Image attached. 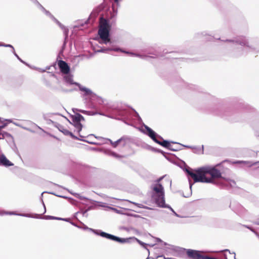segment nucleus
<instances>
[{"instance_id":"obj_1","label":"nucleus","mask_w":259,"mask_h":259,"mask_svg":"<svg viewBox=\"0 0 259 259\" xmlns=\"http://www.w3.org/2000/svg\"><path fill=\"white\" fill-rule=\"evenodd\" d=\"M179 167L190 176L195 183H214L215 180L222 178V173L215 166H205L192 169L179 159Z\"/></svg>"},{"instance_id":"obj_2","label":"nucleus","mask_w":259,"mask_h":259,"mask_svg":"<svg viewBox=\"0 0 259 259\" xmlns=\"http://www.w3.org/2000/svg\"><path fill=\"white\" fill-rule=\"evenodd\" d=\"M110 29L111 25L108 21L102 17H100L99 19L98 34L105 43L110 41V39L109 38V32Z\"/></svg>"},{"instance_id":"obj_3","label":"nucleus","mask_w":259,"mask_h":259,"mask_svg":"<svg viewBox=\"0 0 259 259\" xmlns=\"http://www.w3.org/2000/svg\"><path fill=\"white\" fill-rule=\"evenodd\" d=\"M186 252L188 257L191 259H204V255L199 251L188 249Z\"/></svg>"},{"instance_id":"obj_4","label":"nucleus","mask_w":259,"mask_h":259,"mask_svg":"<svg viewBox=\"0 0 259 259\" xmlns=\"http://www.w3.org/2000/svg\"><path fill=\"white\" fill-rule=\"evenodd\" d=\"M101 236L104 237H105L107 239H111L114 241H116L120 243H124L128 241V239L127 238H121L115 236H114L111 234H108L105 232H102L101 233Z\"/></svg>"},{"instance_id":"obj_5","label":"nucleus","mask_w":259,"mask_h":259,"mask_svg":"<svg viewBox=\"0 0 259 259\" xmlns=\"http://www.w3.org/2000/svg\"><path fill=\"white\" fill-rule=\"evenodd\" d=\"M148 135L156 143L160 145L163 140L160 137L157 136L156 134L150 127H146Z\"/></svg>"},{"instance_id":"obj_6","label":"nucleus","mask_w":259,"mask_h":259,"mask_svg":"<svg viewBox=\"0 0 259 259\" xmlns=\"http://www.w3.org/2000/svg\"><path fill=\"white\" fill-rule=\"evenodd\" d=\"M58 65L61 72L64 74H68L69 73L70 68L66 62L63 60H60L58 63Z\"/></svg>"},{"instance_id":"obj_7","label":"nucleus","mask_w":259,"mask_h":259,"mask_svg":"<svg viewBox=\"0 0 259 259\" xmlns=\"http://www.w3.org/2000/svg\"><path fill=\"white\" fill-rule=\"evenodd\" d=\"M164 196V194L153 196L156 203L160 207L165 206V200Z\"/></svg>"},{"instance_id":"obj_8","label":"nucleus","mask_w":259,"mask_h":259,"mask_svg":"<svg viewBox=\"0 0 259 259\" xmlns=\"http://www.w3.org/2000/svg\"><path fill=\"white\" fill-rule=\"evenodd\" d=\"M127 140V138L122 137L115 142H113L111 140H109V141L113 147L116 148L119 144H122L123 146H124L126 144Z\"/></svg>"},{"instance_id":"obj_9","label":"nucleus","mask_w":259,"mask_h":259,"mask_svg":"<svg viewBox=\"0 0 259 259\" xmlns=\"http://www.w3.org/2000/svg\"><path fill=\"white\" fill-rule=\"evenodd\" d=\"M174 144H177V143L169 142L167 141L163 140L161 143H160V145L170 150L177 151V148L174 147L173 145Z\"/></svg>"},{"instance_id":"obj_10","label":"nucleus","mask_w":259,"mask_h":259,"mask_svg":"<svg viewBox=\"0 0 259 259\" xmlns=\"http://www.w3.org/2000/svg\"><path fill=\"white\" fill-rule=\"evenodd\" d=\"M153 190L154 191L153 195H158L164 194L163 187L160 184H156L154 186Z\"/></svg>"},{"instance_id":"obj_11","label":"nucleus","mask_w":259,"mask_h":259,"mask_svg":"<svg viewBox=\"0 0 259 259\" xmlns=\"http://www.w3.org/2000/svg\"><path fill=\"white\" fill-rule=\"evenodd\" d=\"M0 164L5 166H13L14 164L10 161L4 155L0 156Z\"/></svg>"},{"instance_id":"obj_12","label":"nucleus","mask_w":259,"mask_h":259,"mask_svg":"<svg viewBox=\"0 0 259 259\" xmlns=\"http://www.w3.org/2000/svg\"><path fill=\"white\" fill-rule=\"evenodd\" d=\"M84 117L79 113H76L74 115L72 116L73 122H80L81 120H84Z\"/></svg>"},{"instance_id":"obj_13","label":"nucleus","mask_w":259,"mask_h":259,"mask_svg":"<svg viewBox=\"0 0 259 259\" xmlns=\"http://www.w3.org/2000/svg\"><path fill=\"white\" fill-rule=\"evenodd\" d=\"M73 125L77 130V133L79 134L80 132L81 131L82 128V125L81 124L80 122H73Z\"/></svg>"},{"instance_id":"obj_14","label":"nucleus","mask_w":259,"mask_h":259,"mask_svg":"<svg viewBox=\"0 0 259 259\" xmlns=\"http://www.w3.org/2000/svg\"><path fill=\"white\" fill-rule=\"evenodd\" d=\"M62 132L64 133V135L70 136L71 137L75 138V136L72 134L71 132H69L68 130L66 129H63V130L62 131Z\"/></svg>"},{"instance_id":"obj_15","label":"nucleus","mask_w":259,"mask_h":259,"mask_svg":"<svg viewBox=\"0 0 259 259\" xmlns=\"http://www.w3.org/2000/svg\"><path fill=\"white\" fill-rule=\"evenodd\" d=\"M14 213L12 212H6V211H0V215H5V214H13Z\"/></svg>"},{"instance_id":"obj_16","label":"nucleus","mask_w":259,"mask_h":259,"mask_svg":"<svg viewBox=\"0 0 259 259\" xmlns=\"http://www.w3.org/2000/svg\"><path fill=\"white\" fill-rule=\"evenodd\" d=\"M47 218L49 219H53V220H61V218L52 217V216H47Z\"/></svg>"},{"instance_id":"obj_17","label":"nucleus","mask_w":259,"mask_h":259,"mask_svg":"<svg viewBox=\"0 0 259 259\" xmlns=\"http://www.w3.org/2000/svg\"><path fill=\"white\" fill-rule=\"evenodd\" d=\"M83 91L85 92V93L88 94H90V93H91V91L89 89H84Z\"/></svg>"},{"instance_id":"obj_18","label":"nucleus","mask_w":259,"mask_h":259,"mask_svg":"<svg viewBox=\"0 0 259 259\" xmlns=\"http://www.w3.org/2000/svg\"><path fill=\"white\" fill-rule=\"evenodd\" d=\"M5 125H3L2 126H0V136H1L2 134V128H3L4 127H5ZM0 139H1V138H0Z\"/></svg>"},{"instance_id":"obj_19","label":"nucleus","mask_w":259,"mask_h":259,"mask_svg":"<svg viewBox=\"0 0 259 259\" xmlns=\"http://www.w3.org/2000/svg\"><path fill=\"white\" fill-rule=\"evenodd\" d=\"M3 46H5L7 47H13L11 45H2Z\"/></svg>"},{"instance_id":"obj_20","label":"nucleus","mask_w":259,"mask_h":259,"mask_svg":"<svg viewBox=\"0 0 259 259\" xmlns=\"http://www.w3.org/2000/svg\"><path fill=\"white\" fill-rule=\"evenodd\" d=\"M224 251H225V252H228L229 254H231V253H230V251H229V250H228V249L225 250H224Z\"/></svg>"},{"instance_id":"obj_21","label":"nucleus","mask_w":259,"mask_h":259,"mask_svg":"<svg viewBox=\"0 0 259 259\" xmlns=\"http://www.w3.org/2000/svg\"><path fill=\"white\" fill-rule=\"evenodd\" d=\"M79 111H80V112H81V113H85V111H84V110H79Z\"/></svg>"},{"instance_id":"obj_22","label":"nucleus","mask_w":259,"mask_h":259,"mask_svg":"<svg viewBox=\"0 0 259 259\" xmlns=\"http://www.w3.org/2000/svg\"><path fill=\"white\" fill-rule=\"evenodd\" d=\"M115 2H117L118 0H114Z\"/></svg>"},{"instance_id":"obj_23","label":"nucleus","mask_w":259,"mask_h":259,"mask_svg":"<svg viewBox=\"0 0 259 259\" xmlns=\"http://www.w3.org/2000/svg\"><path fill=\"white\" fill-rule=\"evenodd\" d=\"M225 256H226V254H225ZM226 257V259H227V257Z\"/></svg>"},{"instance_id":"obj_24","label":"nucleus","mask_w":259,"mask_h":259,"mask_svg":"<svg viewBox=\"0 0 259 259\" xmlns=\"http://www.w3.org/2000/svg\"><path fill=\"white\" fill-rule=\"evenodd\" d=\"M169 259H172V258H170Z\"/></svg>"}]
</instances>
